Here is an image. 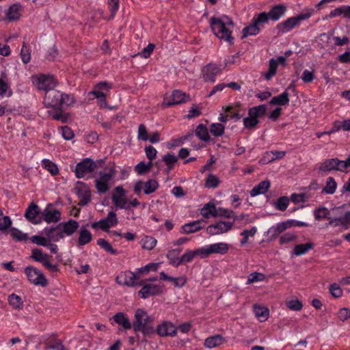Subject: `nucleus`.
<instances>
[{"mask_svg": "<svg viewBox=\"0 0 350 350\" xmlns=\"http://www.w3.org/2000/svg\"><path fill=\"white\" fill-rule=\"evenodd\" d=\"M101 230L107 232L111 227L116 226L118 223L117 214L113 211H109L107 216L103 219H100Z\"/></svg>", "mask_w": 350, "mask_h": 350, "instance_id": "b1692460", "label": "nucleus"}, {"mask_svg": "<svg viewBox=\"0 0 350 350\" xmlns=\"http://www.w3.org/2000/svg\"><path fill=\"white\" fill-rule=\"evenodd\" d=\"M220 180L217 176L213 174H209L205 180V187L208 189L217 188L219 185Z\"/></svg>", "mask_w": 350, "mask_h": 350, "instance_id": "8fccbe9b", "label": "nucleus"}, {"mask_svg": "<svg viewBox=\"0 0 350 350\" xmlns=\"http://www.w3.org/2000/svg\"><path fill=\"white\" fill-rule=\"evenodd\" d=\"M40 207L35 203L32 202L27 208L25 217L33 224H39L42 222V215Z\"/></svg>", "mask_w": 350, "mask_h": 350, "instance_id": "dca6fc26", "label": "nucleus"}, {"mask_svg": "<svg viewBox=\"0 0 350 350\" xmlns=\"http://www.w3.org/2000/svg\"><path fill=\"white\" fill-rule=\"evenodd\" d=\"M158 267H159L158 263L150 262L142 267L137 269L136 273H137V274H139L138 275L139 276V275L148 273L150 271H157Z\"/></svg>", "mask_w": 350, "mask_h": 350, "instance_id": "680f3d73", "label": "nucleus"}, {"mask_svg": "<svg viewBox=\"0 0 350 350\" xmlns=\"http://www.w3.org/2000/svg\"><path fill=\"white\" fill-rule=\"evenodd\" d=\"M300 25L297 19L295 16L289 17L285 21L279 23L276 25V29L278 31V33L285 34L291 31H292L294 28L299 27Z\"/></svg>", "mask_w": 350, "mask_h": 350, "instance_id": "aec40b11", "label": "nucleus"}, {"mask_svg": "<svg viewBox=\"0 0 350 350\" xmlns=\"http://www.w3.org/2000/svg\"><path fill=\"white\" fill-rule=\"evenodd\" d=\"M24 272L31 283L42 287H46L48 285V280L42 271L38 268L33 266H28L25 267Z\"/></svg>", "mask_w": 350, "mask_h": 350, "instance_id": "6e6552de", "label": "nucleus"}, {"mask_svg": "<svg viewBox=\"0 0 350 350\" xmlns=\"http://www.w3.org/2000/svg\"><path fill=\"white\" fill-rule=\"evenodd\" d=\"M270 187V182L267 180H262L250 191V193L252 197L260 194H265Z\"/></svg>", "mask_w": 350, "mask_h": 350, "instance_id": "7c9ffc66", "label": "nucleus"}, {"mask_svg": "<svg viewBox=\"0 0 350 350\" xmlns=\"http://www.w3.org/2000/svg\"><path fill=\"white\" fill-rule=\"evenodd\" d=\"M92 240V235L91 232L85 228H81L79 231V236L78 239L79 246L85 245L90 243Z\"/></svg>", "mask_w": 350, "mask_h": 350, "instance_id": "58836bf2", "label": "nucleus"}, {"mask_svg": "<svg viewBox=\"0 0 350 350\" xmlns=\"http://www.w3.org/2000/svg\"><path fill=\"white\" fill-rule=\"evenodd\" d=\"M224 341L223 337L220 335H215L208 337L204 341V346L208 349H212L221 345Z\"/></svg>", "mask_w": 350, "mask_h": 350, "instance_id": "c9c22d12", "label": "nucleus"}, {"mask_svg": "<svg viewBox=\"0 0 350 350\" xmlns=\"http://www.w3.org/2000/svg\"><path fill=\"white\" fill-rule=\"evenodd\" d=\"M113 321L121 326L124 329H130L132 327V323L126 314L118 312L113 317Z\"/></svg>", "mask_w": 350, "mask_h": 350, "instance_id": "cd10ccee", "label": "nucleus"}, {"mask_svg": "<svg viewBox=\"0 0 350 350\" xmlns=\"http://www.w3.org/2000/svg\"><path fill=\"white\" fill-rule=\"evenodd\" d=\"M257 232L256 227L254 226L250 230H244L241 232V236L243 237L241 240L240 241V243L241 245H245L249 237H254Z\"/></svg>", "mask_w": 350, "mask_h": 350, "instance_id": "bf43d9fd", "label": "nucleus"}, {"mask_svg": "<svg viewBox=\"0 0 350 350\" xmlns=\"http://www.w3.org/2000/svg\"><path fill=\"white\" fill-rule=\"evenodd\" d=\"M221 68L215 64L210 63L202 68V77L204 82L213 83L217 76L221 73Z\"/></svg>", "mask_w": 350, "mask_h": 350, "instance_id": "9d476101", "label": "nucleus"}, {"mask_svg": "<svg viewBox=\"0 0 350 350\" xmlns=\"http://www.w3.org/2000/svg\"><path fill=\"white\" fill-rule=\"evenodd\" d=\"M209 23L211 30L218 38L233 43L232 33L234 25L231 18L226 15L219 18L213 16L210 18Z\"/></svg>", "mask_w": 350, "mask_h": 350, "instance_id": "f257e3e1", "label": "nucleus"}, {"mask_svg": "<svg viewBox=\"0 0 350 350\" xmlns=\"http://www.w3.org/2000/svg\"><path fill=\"white\" fill-rule=\"evenodd\" d=\"M318 170L322 173H327L333 170L343 172L342 161L338 158L325 159L319 164Z\"/></svg>", "mask_w": 350, "mask_h": 350, "instance_id": "4468645a", "label": "nucleus"}, {"mask_svg": "<svg viewBox=\"0 0 350 350\" xmlns=\"http://www.w3.org/2000/svg\"><path fill=\"white\" fill-rule=\"evenodd\" d=\"M143 241V248L151 250H152L157 243V241L155 238L150 237V236H146L145 238L142 240Z\"/></svg>", "mask_w": 350, "mask_h": 350, "instance_id": "69168bd1", "label": "nucleus"}, {"mask_svg": "<svg viewBox=\"0 0 350 350\" xmlns=\"http://www.w3.org/2000/svg\"><path fill=\"white\" fill-rule=\"evenodd\" d=\"M12 95V91L9 84L2 78H0V97H10Z\"/></svg>", "mask_w": 350, "mask_h": 350, "instance_id": "3c124183", "label": "nucleus"}, {"mask_svg": "<svg viewBox=\"0 0 350 350\" xmlns=\"http://www.w3.org/2000/svg\"><path fill=\"white\" fill-rule=\"evenodd\" d=\"M314 12H315V8L308 7L304 9L303 12L295 16V17L297 19L299 24H301V22L302 21L309 19L314 14Z\"/></svg>", "mask_w": 350, "mask_h": 350, "instance_id": "5fc2aeb1", "label": "nucleus"}, {"mask_svg": "<svg viewBox=\"0 0 350 350\" xmlns=\"http://www.w3.org/2000/svg\"><path fill=\"white\" fill-rule=\"evenodd\" d=\"M196 135L202 141L208 142L210 136L206 126L202 124H199L196 129Z\"/></svg>", "mask_w": 350, "mask_h": 350, "instance_id": "37998d69", "label": "nucleus"}, {"mask_svg": "<svg viewBox=\"0 0 350 350\" xmlns=\"http://www.w3.org/2000/svg\"><path fill=\"white\" fill-rule=\"evenodd\" d=\"M159 188V183L154 179H149L144 183V192L148 195L154 192Z\"/></svg>", "mask_w": 350, "mask_h": 350, "instance_id": "49530a36", "label": "nucleus"}, {"mask_svg": "<svg viewBox=\"0 0 350 350\" xmlns=\"http://www.w3.org/2000/svg\"><path fill=\"white\" fill-rule=\"evenodd\" d=\"M278 69V62L271 58L269 60V69L267 72H266L265 77L267 80H270L273 76L275 75Z\"/></svg>", "mask_w": 350, "mask_h": 350, "instance_id": "603ef678", "label": "nucleus"}, {"mask_svg": "<svg viewBox=\"0 0 350 350\" xmlns=\"http://www.w3.org/2000/svg\"><path fill=\"white\" fill-rule=\"evenodd\" d=\"M139 276L137 273L132 271H126L122 273L116 277V282L119 284L128 286H135L143 285V281L138 282Z\"/></svg>", "mask_w": 350, "mask_h": 350, "instance_id": "1a4fd4ad", "label": "nucleus"}, {"mask_svg": "<svg viewBox=\"0 0 350 350\" xmlns=\"http://www.w3.org/2000/svg\"><path fill=\"white\" fill-rule=\"evenodd\" d=\"M112 88V83L107 81H100L97 83L93 88V90L88 93V96L92 95L98 99V104L100 107H107L106 97L107 94L105 92H109Z\"/></svg>", "mask_w": 350, "mask_h": 350, "instance_id": "423d86ee", "label": "nucleus"}, {"mask_svg": "<svg viewBox=\"0 0 350 350\" xmlns=\"http://www.w3.org/2000/svg\"><path fill=\"white\" fill-rule=\"evenodd\" d=\"M337 184L335 179L330 176L326 180L325 186L322 189V193L326 194H333L335 193Z\"/></svg>", "mask_w": 350, "mask_h": 350, "instance_id": "79ce46f5", "label": "nucleus"}, {"mask_svg": "<svg viewBox=\"0 0 350 350\" xmlns=\"http://www.w3.org/2000/svg\"><path fill=\"white\" fill-rule=\"evenodd\" d=\"M8 303L14 309H21L23 306V301L21 297L14 293L8 296Z\"/></svg>", "mask_w": 350, "mask_h": 350, "instance_id": "c03bdc74", "label": "nucleus"}, {"mask_svg": "<svg viewBox=\"0 0 350 350\" xmlns=\"http://www.w3.org/2000/svg\"><path fill=\"white\" fill-rule=\"evenodd\" d=\"M241 104L240 103H236L234 105L224 106L222 107L223 111L228 113L227 115L231 119L239 120L243 115L240 113Z\"/></svg>", "mask_w": 350, "mask_h": 350, "instance_id": "393cba45", "label": "nucleus"}, {"mask_svg": "<svg viewBox=\"0 0 350 350\" xmlns=\"http://www.w3.org/2000/svg\"><path fill=\"white\" fill-rule=\"evenodd\" d=\"M116 175V170L110 168L107 172H100L99 177L95 180V187L99 194L107 193L110 189V182Z\"/></svg>", "mask_w": 350, "mask_h": 350, "instance_id": "0eeeda50", "label": "nucleus"}, {"mask_svg": "<svg viewBox=\"0 0 350 350\" xmlns=\"http://www.w3.org/2000/svg\"><path fill=\"white\" fill-rule=\"evenodd\" d=\"M288 204V198L286 196H282L278 199V200L275 203V206L278 210L284 211L287 208Z\"/></svg>", "mask_w": 350, "mask_h": 350, "instance_id": "338daca9", "label": "nucleus"}, {"mask_svg": "<svg viewBox=\"0 0 350 350\" xmlns=\"http://www.w3.org/2000/svg\"><path fill=\"white\" fill-rule=\"evenodd\" d=\"M45 350H68L62 344V342L57 338L56 336H51L49 337L44 342Z\"/></svg>", "mask_w": 350, "mask_h": 350, "instance_id": "a878e982", "label": "nucleus"}, {"mask_svg": "<svg viewBox=\"0 0 350 350\" xmlns=\"http://www.w3.org/2000/svg\"><path fill=\"white\" fill-rule=\"evenodd\" d=\"M187 95L179 90H175L170 94H166L163 98V105L170 107L186 102Z\"/></svg>", "mask_w": 350, "mask_h": 350, "instance_id": "9b49d317", "label": "nucleus"}, {"mask_svg": "<svg viewBox=\"0 0 350 350\" xmlns=\"http://www.w3.org/2000/svg\"><path fill=\"white\" fill-rule=\"evenodd\" d=\"M288 10L285 4H275L267 12L271 21L276 22L284 17Z\"/></svg>", "mask_w": 350, "mask_h": 350, "instance_id": "412c9836", "label": "nucleus"}, {"mask_svg": "<svg viewBox=\"0 0 350 350\" xmlns=\"http://www.w3.org/2000/svg\"><path fill=\"white\" fill-rule=\"evenodd\" d=\"M202 222L200 221H194L185 224L182 226L183 233L191 234L196 232L202 228Z\"/></svg>", "mask_w": 350, "mask_h": 350, "instance_id": "f704fd0d", "label": "nucleus"}, {"mask_svg": "<svg viewBox=\"0 0 350 350\" xmlns=\"http://www.w3.org/2000/svg\"><path fill=\"white\" fill-rule=\"evenodd\" d=\"M314 244L312 243H306L305 244H297L295 246L293 254L295 256H302L308 252L309 250L313 249Z\"/></svg>", "mask_w": 350, "mask_h": 350, "instance_id": "ea45409f", "label": "nucleus"}, {"mask_svg": "<svg viewBox=\"0 0 350 350\" xmlns=\"http://www.w3.org/2000/svg\"><path fill=\"white\" fill-rule=\"evenodd\" d=\"M210 249V253L217 254H225L228 252L229 246L228 244L224 242H219L213 244L208 245Z\"/></svg>", "mask_w": 350, "mask_h": 350, "instance_id": "473e14b6", "label": "nucleus"}, {"mask_svg": "<svg viewBox=\"0 0 350 350\" xmlns=\"http://www.w3.org/2000/svg\"><path fill=\"white\" fill-rule=\"evenodd\" d=\"M156 332L161 337H174L177 335V329L171 321H163L157 325Z\"/></svg>", "mask_w": 350, "mask_h": 350, "instance_id": "ddd939ff", "label": "nucleus"}, {"mask_svg": "<svg viewBox=\"0 0 350 350\" xmlns=\"http://www.w3.org/2000/svg\"><path fill=\"white\" fill-rule=\"evenodd\" d=\"M97 167L96 161L90 158H85L77 163L74 172L77 178L89 179L94 177L93 174Z\"/></svg>", "mask_w": 350, "mask_h": 350, "instance_id": "7ed1b4c3", "label": "nucleus"}, {"mask_svg": "<svg viewBox=\"0 0 350 350\" xmlns=\"http://www.w3.org/2000/svg\"><path fill=\"white\" fill-rule=\"evenodd\" d=\"M196 257L194 250H187L180 256V265L189 263Z\"/></svg>", "mask_w": 350, "mask_h": 350, "instance_id": "0e129e2a", "label": "nucleus"}, {"mask_svg": "<svg viewBox=\"0 0 350 350\" xmlns=\"http://www.w3.org/2000/svg\"><path fill=\"white\" fill-rule=\"evenodd\" d=\"M77 185L83 186L82 187H78L76 189V193L79 200L78 204L81 206H86L91 201V191L84 183L78 181Z\"/></svg>", "mask_w": 350, "mask_h": 350, "instance_id": "6ab92c4d", "label": "nucleus"}, {"mask_svg": "<svg viewBox=\"0 0 350 350\" xmlns=\"http://www.w3.org/2000/svg\"><path fill=\"white\" fill-rule=\"evenodd\" d=\"M233 223L220 221L214 224L209 225L206 232L211 235H216L228 232L232 227Z\"/></svg>", "mask_w": 350, "mask_h": 350, "instance_id": "f3484780", "label": "nucleus"}, {"mask_svg": "<svg viewBox=\"0 0 350 350\" xmlns=\"http://www.w3.org/2000/svg\"><path fill=\"white\" fill-rule=\"evenodd\" d=\"M97 244L101 248H103L106 252H109L112 255L118 254V251L116 249H113L111 245L104 239H98L97 240Z\"/></svg>", "mask_w": 350, "mask_h": 350, "instance_id": "6e6d98bb", "label": "nucleus"}, {"mask_svg": "<svg viewBox=\"0 0 350 350\" xmlns=\"http://www.w3.org/2000/svg\"><path fill=\"white\" fill-rule=\"evenodd\" d=\"M42 167L48 170L52 176H56L59 174V169L57 165L49 159H43L42 161Z\"/></svg>", "mask_w": 350, "mask_h": 350, "instance_id": "de8ad7c7", "label": "nucleus"}, {"mask_svg": "<svg viewBox=\"0 0 350 350\" xmlns=\"http://www.w3.org/2000/svg\"><path fill=\"white\" fill-rule=\"evenodd\" d=\"M260 27H258L254 22L243 29V38L249 36H256L260 32Z\"/></svg>", "mask_w": 350, "mask_h": 350, "instance_id": "a19ab883", "label": "nucleus"}, {"mask_svg": "<svg viewBox=\"0 0 350 350\" xmlns=\"http://www.w3.org/2000/svg\"><path fill=\"white\" fill-rule=\"evenodd\" d=\"M75 103L74 98L68 94L53 89L47 91L44 98V104L46 107L54 109H61L70 106Z\"/></svg>", "mask_w": 350, "mask_h": 350, "instance_id": "f03ea898", "label": "nucleus"}, {"mask_svg": "<svg viewBox=\"0 0 350 350\" xmlns=\"http://www.w3.org/2000/svg\"><path fill=\"white\" fill-rule=\"evenodd\" d=\"M22 6L20 3L11 5L6 12V17L10 21H14L19 19Z\"/></svg>", "mask_w": 350, "mask_h": 350, "instance_id": "c85d7f7f", "label": "nucleus"}, {"mask_svg": "<svg viewBox=\"0 0 350 350\" xmlns=\"http://www.w3.org/2000/svg\"><path fill=\"white\" fill-rule=\"evenodd\" d=\"M10 232L12 238L16 241H25L29 239V237L27 233H24L16 228H12L10 229Z\"/></svg>", "mask_w": 350, "mask_h": 350, "instance_id": "09e8293b", "label": "nucleus"}, {"mask_svg": "<svg viewBox=\"0 0 350 350\" xmlns=\"http://www.w3.org/2000/svg\"><path fill=\"white\" fill-rule=\"evenodd\" d=\"M52 256L45 254L41 249L33 248L31 250V254L30 258L33 261L40 262L42 266L51 273H56L59 271V265L57 264H52L50 262V258Z\"/></svg>", "mask_w": 350, "mask_h": 350, "instance_id": "39448f33", "label": "nucleus"}, {"mask_svg": "<svg viewBox=\"0 0 350 350\" xmlns=\"http://www.w3.org/2000/svg\"><path fill=\"white\" fill-rule=\"evenodd\" d=\"M111 200L117 208L130 210V206L128 205L129 200L125 197L118 198L116 195H112Z\"/></svg>", "mask_w": 350, "mask_h": 350, "instance_id": "a18cd8bd", "label": "nucleus"}, {"mask_svg": "<svg viewBox=\"0 0 350 350\" xmlns=\"http://www.w3.org/2000/svg\"><path fill=\"white\" fill-rule=\"evenodd\" d=\"M271 21L269 18V15L266 12H262L255 15L252 19V22H254L260 29L264 27V25L269 23Z\"/></svg>", "mask_w": 350, "mask_h": 350, "instance_id": "e433bc0d", "label": "nucleus"}, {"mask_svg": "<svg viewBox=\"0 0 350 350\" xmlns=\"http://www.w3.org/2000/svg\"><path fill=\"white\" fill-rule=\"evenodd\" d=\"M201 212L204 217L208 218L216 215V207L214 204L209 202L204 206Z\"/></svg>", "mask_w": 350, "mask_h": 350, "instance_id": "864d4df0", "label": "nucleus"}, {"mask_svg": "<svg viewBox=\"0 0 350 350\" xmlns=\"http://www.w3.org/2000/svg\"><path fill=\"white\" fill-rule=\"evenodd\" d=\"M254 312L255 313L256 317L261 322L265 321L267 319L269 314V309L262 306L254 305Z\"/></svg>", "mask_w": 350, "mask_h": 350, "instance_id": "4c0bfd02", "label": "nucleus"}, {"mask_svg": "<svg viewBox=\"0 0 350 350\" xmlns=\"http://www.w3.org/2000/svg\"><path fill=\"white\" fill-rule=\"evenodd\" d=\"M286 229H288V228L284 221L282 222L278 223L275 226H271L268 230V234H270L271 239H275Z\"/></svg>", "mask_w": 350, "mask_h": 350, "instance_id": "72a5a7b5", "label": "nucleus"}, {"mask_svg": "<svg viewBox=\"0 0 350 350\" xmlns=\"http://www.w3.org/2000/svg\"><path fill=\"white\" fill-rule=\"evenodd\" d=\"M44 234L48 238V240L52 242H58L64 238L62 232V228L59 224L50 228H45L44 229Z\"/></svg>", "mask_w": 350, "mask_h": 350, "instance_id": "4be33fe9", "label": "nucleus"}, {"mask_svg": "<svg viewBox=\"0 0 350 350\" xmlns=\"http://www.w3.org/2000/svg\"><path fill=\"white\" fill-rule=\"evenodd\" d=\"M266 279V275L264 273L258 272H253L247 276L246 284H251L258 282H262Z\"/></svg>", "mask_w": 350, "mask_h": 350, "instance_id": "4d7b16f0", "label": "nucleus"}, {"mask_svg": "<svg viewBox=\"0 0 350 350\" xmlns=\"http://www.w3.org/2000/svg\"><path fill=\"white\" fill-rule=\"evenodd\" d=\"M166 258L169 260V264L172 266L178 267L180 265V257H178V255L171 250L167 252Z\"/></svg>", "mask_w": 350, "mask_h": 350, "instance_id": "052dcab7", "label": "nucleus"}, {"mask_svg": "<svg viewBox=\"0 0 350 350\" xmlns=\"http://www.w3.org/2000/svg\"><path fill=\"white\" fill-rule=\"evenodd\" d=\"M150 317L146 311L142 308L136 310L133 323V327L135 332H138L141 328L148 323Z\"/></svg>", "mask_w": 350, "mask_h": 350, "instance_id": "2eb2a0df", "label": "nucleus"}, {"mask_svg": "<svg viewBox=\"0 0 350 350\" xmlns=\"http://www.w3.org/2000/svg\"><path fill=\"white\" fill-rule=\"evenodd\" d=\"M162 161L165 166L163 169V173L165 175H169L178 163V157L172 153L167 152L162 156Z\"/></svg>", "mask_w": 350, "mask_h": 350, "instance_id": "5701e85b", "label": "nucleus"}, {"mask_svg": "<svg viewBox=\"0 0 350 350\" xmlns=\"http://www.w3.org/2000/svg\"><path fill=\"white\" fill-rule=\"evenodd\" d=\"M29 240L37 245L45 247L49 240L48 238L40 235H33L29 238Z\"/></svg>", "mask_w": 350, "mask_h": 350, "instance_id": "774afa93", "label": "nucleus"}, {"mask_svg": "<svg viewBox=\"0 0 350 350\" xmlns=\"http://www.w3.org/2000/svg\"><path fill=\"white\" fill-rule=\"evenodd\" d=\"M138 291L139 296L142 299H147L151 296L160 295L162 293V287L157 284H145Z\"/></svg>", "mask_w": 350, "mask_h": 350, "instance_id": "a211bd4d", "label": "nucleus"}, {"mask_svg": "<svg viewBox=\"0 0 350 350\" xmlns=\"http://www.w3.org/2000/svg\"><path fill=\"white\" fill-rule=\"evenodd\" d=\"M59 224L64 236L72 235L79 227V223L72 219H70L66 222H61Z\"/></svg>", "mask_w": 350, "mask_h": 350, "instance_id": "bb28decb", "label": "nucleus"}, {"mask_svg": "<svg viewBox=\"0 0 350 350\" xmlns=\"http://www.w3.org/2000/svg\"><path fill=\"white\" fill-rule=\"evenodd\" d=\"M289 100V94L285 90L282 94L273 96L269 103L271 105L285 106L288 104Z\"/></svg>", "mask_w": 350, "mask_h": 350, "instance_id": "c756f323", "label": "nucleus"}, {"mask_svg": "<svg viewBox=\"0 0 350 350\" xmlns=\"http://www.w3.org/2000/svg\"><path fill=\"white\" fill-rule=\"evenodd\" d=\"M42 221L47 224L57 223L61 219V212L55 208L51 203L48 204L46 208L42 211Z\"/></svg>", "mask_w": 350, "mask_h": 350, "instance_id": "f8f14e48", "label": "nucleus"}, {"mask_svg": "<svg viewBox=\"0 0 350 350\" xmlns=\"http://www.w3.org/2000/svg\"><path fill=\"white\" fill-rule=\"evenodd\" d=\"M224 126L221 123H213L210 126V132L215 137H220L224 133Z\"/></svg>", "mask_w": 350, "mask_h": 350, "instance_id": "e2e57ef3", "label": "nucleus"}, {"mask_svg": "<svg viewBox=\"0 0 350 350\" xmlns=\"http://www.w3.org/2000/svg\"><path fill=\"white\" fill-rule=\"evenodd\" d=\"M32 83L38 90H43L45 93L55 89L57 85L56 79L49 74H38L33 76Z\"/></svg>", "mask_w": 350, "mask_h": 350, "instance_id": "20e7f679", "label": "nucleus"}, {"mask_svg": "<svg viewBox=\"0 0 350 350\" xmlns=\"http://www.w3.org/2000/svg\"><path fill=\"white\" fill-rule=\"evenodd\" d=\"M267 107V105H260L249 109L248 116H251L256 120H259L258 118L265 115Z\"/></svg>", "mask_w": 350, "mask_h": 350, "instance_id": "2f4dec72", "label": "nucleus"}, {"mask_svg": "<svg viewBox=\"0 0 350 350\" xmlns=\"http://www.w3.org/2000/svg\"><path fill=\"white\" fill-rule=\"evenodd\" d=\"M21 57L22 62L27 64L31 60V49L29 46H27V44L24 42L21 51Z\"/></svg>", "mask_w": 350, "mask_h": 350, "instance_id": "13d9d810", "label": "nucleus"}]
</instances>
